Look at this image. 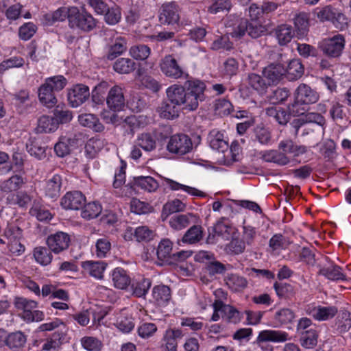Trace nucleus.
<instances>
[{
    "label": "nucleus",
    "instance_id": "nucleus-1",
    "mask_svg": "<svg viewBox=\"0 0 351 351\" xmlns=\"http://www.w3.org/2000/svg\"><path fill=\"white\" fill-rule=\"evenodd\" d=\"M206 85L201 80L190 77L184 85L174 84L166 89L167 98L160 107V117L173 119L179 116L181 110L195 111L199 102L206 99Z\"/></svg>",
    "mask_w": 351,
    "mask_h": 351
},
{
    "label": "nucleus",
    "instance_id": "nucleus-2",
    "mask_svg": "<svg viewBox=\"0 0 351 351\" xmlns=\"http://www.w3.org/2000/svg\"><path fill=\"white\" fill-rule=\"evenodd\" d=\"M15 308L21 311V318L26 323L38 322L45 319V313L40 310L36 309L38 302L23 297H16L14 300Z\"/></svg>",
    "mask_w": 351,
    "mask_h": 351
},
{
    "label": "nucleus",
    "instance_id": "nucleus-3",
    "mask_svg": "<svg viewBox=\"0 0 351 351\" xmlns=\"http://www.w3.org/2000/svg\"><path fill=\"white\" fill-rule=\"evenodd\" d=\"M96 25L97 20L85 8L80 9L76 6H71L69 25L71 29L89 32L93 30Z\"/></svg>",
    "mask_w": 351,
    "mask_h": 351
},
{
    "label": "nucleus",
    "instance_id": "nucleus-4",
    "mask_svg": "<svg viewBox=\"0 0 351 351\" xmlns=\"http://www.w3.org/2000/svg\"><path fill=\"white\" fill-rule=\"evenodd\" d=\"M0 242L6 244L9 251L16 255H21L25 247L21 243L23 230L14 223H8L2 234Z\"/></svg>",
    "mask_w": 351,
    "mask_h": 351
},
{
    "label": "nucleus",
    "instance_id": "nucleus-5",
    "mask_svg": "<svg viewBox=\"0 0 351 351\" xmlns=\"http://www.w3.org/2000/svg\"><path fill=\"white\" fill-rule=\"evenodd\" d=\"M193 142L191 137L183 133H178L169 137L167 149L173 154L184 156L192 152Z\"/></svg>",
    "mask_w": 351,
    "mask_h": 351
},
{
    "label": "nucleus",
    "instance_id": "nucleus-6",
    "mask_svg": "<svg viewBox=\"0 0 351 351\" xmlns=\"http://www.w3.org/2000/svg\"><path fill=\"white\" fill-rule=\"evenodd\" d=\"M345 44L344 36L337 34L323 39L319 43L318 47L325 56L329 58H338L341 55Z\"/></svg>",
    "mask_w": 351,
    "mask_h": 351
},
{
    "label": "nucleus",
    "instance_id": "nucleus-7",
    "mask_svg": "<svg viewBox=\"0 0 351 351\" xmlns=\"http://www.w3.org/2000/svg\"><path fill=\"white\" fill-rule=\"evenodd\" d=\"M173 243L168 239H162L156 248V255L162 263L173 264L175 261H181L186 256V252H172Z\"/></svg>",
    "mask_w": 351,
    "mask_h": 351
},
{
    "label": "nucleus",
    "instance_id": "nucleus-8",
    "mask_svg": "<svg viewBox=\"0 0 351 351\" xmlns=\"http://www.w3.org/2000/svg\"><path fill=\"white\" fill-rule=\"evenodd\" d=\"M160 67L162 73L170 79H188L189 77L173 55L165 56L161 60Z\"/></svg>",
    "mask_w": 351,
    "mask_h": 351
},
{
    "label": "nucleus",
    "instance_id": "nucleus-9",
    "mask_svg": "<svg viewBox=\"0 0 351 351\" xmlns=\"http://www.w3.org/2000/svg\"><path fill=\"white\" fill-rule=\"evenodd\" d=\"M180 12L181 8L176 2L165 3L159 10V21L164 25H179Z\"/></svg>",
    "mask_w": 351,
    "mask_h": 351
},
{
    "label": "nucleus",
    "instance_id": "nucleus-10",
    "mask_svg": "<svg viewBox=\"0 0 351 351\" xmlns=\"http://www.w3.org/2000/svg\"><path fill=\"white\" fill-rule=\"evenodd\" d=\"M90 97L88 86L77 84L68 89L67 99L72 108H77L86 102Z\"/></svg>",
    "mask_w": 351,
    "mask_h": 351
},
{
    "label": "nucleus",
    "instance_id": "nucleus-11",
    "mask_svg": "<svg viewBox=\"0 0 351 351\" xmlns=\"http://www.w3.org/2000/svg\"><path fill=\"white\" fill-rule=\"evenodd\" d=\"M46 242L53 253L59 254L69 247L71 238L67 233L59 231L49 235Z\"/></svg>",
    "mask_w": 351,
    "mask_h": 351
},
{
    "label": "nucleus",
    "instance_id": "nucleus-12",
    "mask_svg": "<svg viewBox=\"0 0 351 351\" xmlns=\"http://www.w3.org/2000/svg\"><path fill=\"white\" fill-rule=\"evenodd\" d=\"M289 334L281 330H261L256 338L258 343L272 342L275 343H285L291 340Z\"/></svg>",
    "mask_w": 351,
    "mask_h": 351
},
{
    "label": "nucleus",
    "instance_id": "nucleus-13",
    "mask_svg": "<svg viewBox=\"0 0 351 351\" xmlns=\"http://www.w3.org/2000/svg\"><path fill=\"white\" fill-rule=\"evenodd\" d=\"M306 314L317 321H326L333 318L338 312L334 306H322L308 305L305 308Z\"/></svg>",
    "mask_w": 351,
    "mask_h": 351
},
{
    "label": "nucleus",
    "instance_id": "nucleus-14",
    "mask_svg": "<svg viewBox=\"0 0 351 351\" xmlns=\"http://www.w3.org/2000/svg\"><path fill=\"white\" fill-rule=\"evenodd\" d=\"M86 202L84 195L78 191H69L61 199V206L66 210H79Z\"/></svg>",
    "mask_w": 351,
    "mask_h": 351
},
{
    "label": "nucleus",
    "instance_id": "nucleus-15",
    "mask_svg": "<svg viewBox=\"0 0 351 351\" xmlns=\"http://www.w3.org/2000/svg\"><path fill=\"white\" fill-rule=\"evenodd\" d=\"M106 99L109 108L114 112L122 110L125 106L123 92L119 86L110 88Z\"/></svg>",
    "mask_w": 351,
    "mask_h": 351
},
{
    "label": "nucleus",
    "instance_id": "nucleus-16",
    "mask_svg": "<svg viewBox=\"0 0 351 351\" xmlns=\"http://www.w3.org/2000/svg\"><path fill=\"white\" fill-rule=\"evenodd\" d=\"M295 98L297 102L303 104H311L316 103L319 99L318 93L309 86L301 84L295 90Z\"/></svg>",
    "mask_w": 351,
    "mask_h": 351
},
{
    "label": "nucleus",
    "instance_id": "nucleus-17",
    "mask_svg": "<svg viewBox=\"0 0 351 351\" xmlns=\"http://www.w3.org/2000/svg\"><path fill=\"white\" fill-rule=\"evenodd\" d=\"M110 274L113 286L115 288L125 290L130 285L132 278L128 270L121 267H117L111 271Z\"/></svg>",
    "mask_w": 351,
    "mask_h": 351
},
{
    "label": "nucleus",
    "instance_id": "nucleus-18",
    "mask_svg": "<svg viewBox=\"0 0 351 351\" xmlns=\"http://www.w3.org/2000/svg\"><path fill=\"white\" fill-rule=\"evenodd\" d=\"M262 73L270 86L276 84L285 75V66L280 63H271L263 69Z\"/></svg>",
    "mask_w": 351,
    "mask_h": 351
},
{
    "label": "nucleus",
    "instance_id": "nucleus-19",
    "mask_svg": "<svg viewBox=\"0 0 351 351\" xmlns=\"http://www.w3.org/2000/svg\"><path fill=\"white\" fill-rule=\"evenodd\" d=\"M62 186V176L59 174L53 175L45 184L44 189L45 196L53 202L56 201L60 196Z\"/></svg>",
    "mask_w": 351,
    "mask_h": 351
},
{
    "label": "nucleus",
    "instance_id": "nucleus-20",
    "mask_svg": "<svg viewBox=\"0 0 351 351\" xmlns=\"http://www.w3.org/2000/svg\"><path fill=\"white\" fill-rule=\"evenodd\" d=\"M158 182L151 176L134 177L133 180L128 182L127 186L136 190L139 188L149 192L155 191L158 188Z\"/></svg>",
    "mask_w": 351,
    "mask_h": 351
},
{
    "label": "nucleus",
    "instance_id": "nucleus-21",
    "mask_svg": "<svg viewBox=\"0 0 351 351\" xmlns=\"http://www.w3.org/2000/svg\"><path fill=\"white\" fill-rule=\"evenodd\" d=\"M107 265L104 261H86L81 263V267L84 271L98 280L103 279Z\"/></svg>",
    "mask_w": 351,
    "mask_h": 351
},
{
    "label": "nucleus",
    "instance_id": "nucleus-22",
    "mask_svg": "<svg viewBox=\"0 0 351 351\" xmlns=\"http://www.w3.org/2000/svg\"><path fill=\"white\" fill-rule=\"evenodd\" d=\"M318 274L332 281H344L346 280V275L343 273L342 267L334 263H332L329 266L320 267Z\"/></svg>",
    "mask_w": 351,
    "mask_h": 351
},
{
    "label": "nucleus",
    "instance_id": "nucleus-23",
    "mask_svg": "<svg viewBox=\"0 0 351 351\" xmlns=\"http://www.w3.org/2000/svg\"><path fill=\"white\" fill-rule=\"evenodd\" d=\"M38 99L42 104L47 108H52L57 104L56 93L45 81L38 88Z\"/></svg>",
    "mask_w": 351,
    "mask_h": 351
},
{
    "label": "nucleus",
    "instance_id": "nucleus-24",
    "mask_svg": "<svg viewBox=\"0 0 351 351\" xmlns=\"http://www.w3.org/2000/svg\"><path fill=\"white\" fill-rule=\"evenodd\" d=\"M182 337L183 332L180 329H167L162 339L166 351H177L178 339H181Z\"/></svg>",
    "mask_w": 351,
    "mask_h": 351
},
{
    "label": "nucleus",
    "instance_id": "nucleus-25",
    "mask_svg": "<svg viewBox=\"0 0 351 351\" xmlns=\"http://www.w3.org/2000/svg\"><path fill=\"white\" fill-rule=\"evenodd\" d=\"M152 282L149 278L143 276L134 278L130 285L132 295L136 298H145L152 286Z\"/></svg>",
    "mask_w": 351,
    "mask_h": 351
},
{
    "label": "nucleus",
    "instance_id": "nucleus-26",
    "mask_svg": "<svg viewBox=\"0 0 351 351\" xmlns=\"http://www.w3.org/2000/svg\"><path fill=\"white\" fill-rule=\"evenodd\" d=\"M152 295L158 306H166L171 300V291L168 286L156 285L152 289Z\"/></svg>",
    "mask_w": 351,
    "mask_h": 351
},
{
    "label": "nucleus",
    "instance_id": "nucleus-27",
    "mask_svg": "<svg viewBox=\"0 0 351 351\" xmlns=\"http://www.w3.org/2000/svg\"><path fill=\"white\" fill-rule=\"evenodd\" d=\"M32 201V197L26 191L10 193L6 197V204L10 206H18L27 209Z\"/></svg>",
    "mask_w": 351,
    "mask_h": 351
},
{
    "label": "nucleus",
    "instance_id": "nucleus-28",
    "mask_svg": "<svg viewBox=\"0 0 351 351\" xmlns=\"http://www.w3.org/2000/svg\"><path fill=\"white\" fill-rule=\"evenodd\" d=\"M304 72V67L300 59H292L289 60L285 67V77L289 81H295L300 78Z\"/></svg>",
    "mask_w": 351,
    "mask_h": 351
},
{
    "label": "nucleus",
    "instance_id": "nucleus-29",
    "mask_svg": "<svg viewBox=\"0 0 351 351\" xmlns=\"http://www.w3.org/2000/svg\"><path fill=\"white\" fill-rule=\"evenodd\" d=\"M278 148L285 154H289L294 157H298L307 151V148L304 145H298L293 140L290 138L283 139L280 141Z\"/></svg>",
    "mask_w": 351,
    "mask_h": 351
},
{
    "label": "nucleus",
    "instance_id": "nucleus-30",
    "mask_svg": "<svg viewBox=\"0 0 351 351\" xmlns=\"http://www.w3.org/2000/svg\"><path fill=\"white\" fill-rule=\"evenodd\" d=\"M295 317L294 311L288 308H282L274 314V319L269 324L273 327H279L291 324Z\"/></svg>",
    "mask_w": 351,
    "mask_h": 351
},
{
    "label": "nucleus",
    "instance_id": "nucleus-31",
    "mask_svg": "<svg viewBox=\"0 0 351 351\" xmlns=\"http://www.w3.org/2000/svg\"><path fill=\"white\" fill-rule=\"evenodd\" d=\"M105 145V139L99 136L90 138L85 145L86 156L90 159L95 158Z\"/></svg>",
    "mask_w": 351,
    "mask_h": 351
},
{
    "label": "nucleus",
    "instance_id": "nucleus-32",
    "mask_svg": "<svg viewBox=\"0 0 351 351\" xmlns=\"http://www.w3.org/2000/svg\"><path fill=\"white\" fill-rule=\"evenodd\" d=\"M274 33L279 45L282 46L291 42L294 36L295 31L291 25L281 24L276 27Z\"/></svg>",
    "mask_w": 351,
    "mask_h": 351
},
{
    "label": "nucleus",
    "instance_id": "nucleus-33",
    "mask_svg": "<svg viewBox=\"0 0 351 351\" xmlns=\"http://www.w3.org/2000/svg\"><path fill=\"white\" fill-rule=\"evenodd\" d=\"M227 287L233 292H240L247 287V279L238 274H230L226 278Z\"/></svg>",
    "mask_w": 351,
    "mask_h": 351
},
{
    "label": "nucleus",
    "instance_id": "nucleus-34",
    "mask_svg": "<svg viewBox=\"0 0 351 351\" xmlns=\"http://www.w3.org/2000/svg\"><path fill=\"white\" fill-rule=\"evenodd\" d=\"M136 78L144 88L154 93L158 92L161 88V84L158 80L149 75H144V70L143 69H138Z\"/></svg>",
    "mask_w": 351,
    "mask_h": 351
},
{
    "label": "nucleus",
    "instance_id": "nucleus-35",
    "mask_svg": "<svg viewBox=\"0 0 351 351\" xmlns=\"http://www.w3.org/2000/svg\"><path fill=\"white\" fill-rule=\"evenodd\" d=\"M79 123L84 127L88 128L96 132H102L104 130V125L99 118L93 114H82L78 117Z\"/></svg>",
    "mask_w": 351,
    "mask_h": 351
},
{
    "label": "nucleus",
    "instance_id": "nucleus-36",
    "mask_svg": "<svg viewBox=\"0 0 351 351\" xmlns=\"http://www.w3.org/2000/svg\"><path fill=\"white\" fill-rule=\"evenodd\" d=\"M27 152L37 160H43L46 156L47 147L42 144V142L36 139H29L26 143Z\"/></svg>",
    "mask_w": 351,
    "mask_h": 351
},
{
    "label": "nucleus",
    "instance_id": "nucleus-37",
    "mask_svg": "<svg viewBox=\"0 0 351 351\" xmlns=\"http://www.w3.org/2000/svg\"><path fill=\"white\" fill-rule=\"evenodd\" d=\"M51 252L49 247L37 246L33 250V256L37 263L42 266H47L52 261Z\"/></svg>",
    "mask_w": 351,
    "mask_h": 351
},
{
    "label": "nucleus",
    "instance_id": "nucleus-38",
    "mask_svg": "<svg viewBox=\"0 0 351 351\" xmlns=\"http://www.w3.org/2000/svg\"><path fill=\"white\" fill-rule=\"evenodd\" d=\"M266 114L272 117L278 124L285 125L290 120V114L279 106H271L266 108Z\"/></svg>",
    "mask_w": 351,
    "mask_h": 351
},
{
    "label": "nucleus",
    "instance_id": "nucleus-39",
    "mask_svg": "<svg viewBox=\"0 0 351 351\" xmlns=\"http://www.w3.org/2000/svg\"><path fill=\"white\" fill-rule=\"evenodd\" d=\"M24 183L22 176L14 175L3 181L0 185V189L3 193H12V192H17Z\"/></svg>",
    "mask_w": 351,
    "mask_h": 351
},
{
    "label": "nucleus",
    "instance_id": "nucleus-40",
    "mask_svg": "<svg viewBox=\"0 0 351 351\" xmlns=\"http://www.w3.org/2000/svg\"><path fill=\"white\" fill-rule=\"evenodd\" d=\"M27 341L26 336L21 331L10 333L5 339V345L10 349L17 350L23 348Z\"/></svg>",
    "mask_w": 351,
    "mask_h": 351
},
{
    "label": "nucleus",
    "instance_id": "nucleus-41",
    "mask_svg": "<svg viewBox=\"0 0 351 351\" xmlns=\"http://www.w3.org/2000/svg\"><path fill=\"white\" fill-rule=\"evenodd\" d=\"M300 335V343L305 348H314L317 343L318 332L315 328H311L308 330L302 332Z\"/></svg>",
    "mask_w": 351,
    "mask_h": 351
},
{
    "label": "nucleus",
    "instance_id": "nucleus-42",
    "mask_svg": "<svg viewBox=\"0 0 351 351\" xmlns=\"http://www.w3.org/2000/svg\"><path fill=\"white\" fill-rule=\"evenodd\" d=\"M58 129V122L53 116L43 115L38 119L37 132L40 133H49Z\"/></svg>",
    "mask_w": 351,
    "mask_h": 351
},
{
    "label": "nucleus",
    "instance_id": "nucleus-43",
    "mask_svg": "<svg viewBox=\"0 0 351 351\" xmlns=\"http://www.w3.org/2000/svg\"><path fill=\"white\" fill-rule=\"evenodd\" d=\"M102 206L98 202H92L84 204L82 208L81 216L82 218L90 220L95 219L101 213Z\"/></svg>",
    "mask_w": 351,
    "mask_h": 351
},
{
    "label": "nucleus",
    "instance_id": "nucleus-44",
    "mask_svg": "<svg viewBox=\"0 0 351 351\" xmlns=\"http://www.w3.org/2000/svg\"><path fill=\"white\" fill-rule=\"evenodd\" d=\"M101 16H104V21L108 25H114L121 21V8L119 5L114 4L109 6Z\"/></svg>",
    "mask_w": 351,
    "mask_h": 351
},
{
    "label": "nucleus",
    "instance_id": "nucleus-45",
    "mask_svg": "<svg viewBox=\"0 0 351 351\" xmlns=\"http://www.w3.org/2000/svg\"><path fill=\"white\" fill-rule=\"evenodd\" d=\"M110 239L106 236L98 239L95 242V253L97 258H104L110 254L111 250Z\"/></svg>",
    "mask_w": 351,
    "mask_h": 351
},
{
    "label": "nucleus",
    "instance_id": "nucleus-46",
    "mask_svg": "<svg viewBox=\"0 0 351 351\" xmlns=\"http://www.w3.org/2000/svg\"><path fill=\"white\" fill-rule=\"evenodd\" d=\"M247 80L249 86L261 95L265 93L270 86L267 81L266 82L263 77L256 73L249 74Z\"/></svg>",
    "mask_w": 351,
    "mask_h": 351
},
{
    "label": "nucleus",
    "instance_id": "nucleus-47",
    "mask_svg": "<svg viewBox=\"0 0 351 351\" xmlns=\"http://www.w3.org/2000/svg\"><path fill=\"white\" fill-rule=\"evenodd\" d=\"M29 214L36 217L40 221L50 220L52 215L50 211L40 204V201L34 200L32 208L29 209Z\"/></svg>",
    "mask_w": 351,
    "mask_h": 351
},
{
    "label": "nucleus",
    "instance_id": "nucleus-48",
    "mask_svg": "<svg viewBox=\"0 0 351 351\" xmlns=\"http://www.w3.org/2000/svg\"><path fill=\"white\" fill-rule=\"evenodd\" d=\"M127 49V40L125 38L122 36H118L114 39L113 44L111 45L108 54V58L109 60H113L118 56L121 55Z\"/></svg>",
    "mask_w": 351,
    "mask_h": 351
},
{
    "label": "nucleus",
    "instance_id": "nucleus-49",
    "mask_svg": "<svg viewBox=\"0 0 351 351\" xmlns=\"http://www.w3.org/2000/svg\"><path fill=\"white\" fill-rule=\"evenodd\" d=\"M114 70L120 74H128L135 69V62L130 58H121L113 64Z\"/></svg>",
    "mask_w": 351,
    "mask_h": 351
},
{
    "label": "nucleus",
    "instance_id": "nucleus-50",
    "mask_svg": "<svg viewBox=\"0 0 351 351\" xmlns=\"http://www.w3.org/2000/svg\"><path fill=\"white\" fill-rule=\"evenodd\" d=\"M202 228L200 226L194 225L186 232L182 241L184 243L193 244L199 242L202 239Z\"/></svg>",
    "mask_w": 351,
    "mask_h": 351
},
{
    "label": "nucleus",
    "instance_id": "nucleus-51",
    "mask_svg": "<svg viewBox=\"0 0 351 351\" xmlns=\"http://www.w3.org/2000/svg\"><path fill=\"white\" fill-rule=\"evenodd\" d=\"M165 182L169 186L171 190L172 191H178V190H182L187 193L193 195V196H197V197H204V193L202 191H199L198 189L186 186L182 184H180L175 180H173L169 178H166Z\"/></svg>",
    "mask_w": 351,
    "mask_h": 351
},
{
    "label": "nucleus",
    "instance_id": "nucleus-52",
    "mask_svg": "<svg viewBox=\"0 0 351 351\" xmlns=\"http://www.w3.org/2000/svg\"><path fill=\"white\" fill-rule=\"evenodd\" d=\"M215 113L221 117L231 115L234 112V106L232 103L225 99H218L215 104Z\"/></svg>",
    "mask_w": 351,
    "mask_h": 351
},
{
    "label": "nucleus",
    "instance_id": "nucleus-53",
    "mask_svg": "<svg viewBox=\"0 0 351 351\" xmlns=\"http://www.w3.org/2000/svg\"><path fill=\"white\" fill-rule=\"evenodd\" d=\"M136 144L146 152H151L156 147L155 137L149 133H143L138 136Z\"/></svg>",
    "mask_w": 351,
    "mask_h": 351
},
{
    "label": "nucleus",
    "instance_id": "nucleus-54",
    "mask_svg": "<svg viewBox=\"0 0 351 351\" xmlns=\"http://www.w3.org/2000/svg\"><path fill=\"white\" fill-rule=\"evenodd\" d=\"M231 226L229 224L228 218L221 217L213 227L215 235L221 237L223 239H228L230 234Z\"/></svg>",
    "mask_w": 351,
    "mask_h": 351
},
{
    "label": "nucleus",
    "instance_id": "nucleus-55",
    "mask_svg": "<svg viewBox=\"0 0 351 351\" xmlns=\"http://www.w3.org/2000/svg\"><path fill=\"white\" fill-rule=\"evenodd\" d=\"M71 11V7H60L51 13L50 16H47V20L53 24L57 21H64L65 19L68 20L69 23V17Z\"/></svg>",
    "mask_w": 351,
    "mask_h": 351
},
{
    "label": "nucleus",
    "instance_id": "nucleus-56",
    "mask_svg": "<svg viewBox=\"0 0 351 351\" xmlns=\"http://www.w3.org/2000/svg\"><path fill=\"white\" fill-rule=\"evenodd\" d=\"M82 347L87 351H101L103 348L102 342L97 337L85 336L80 339Z\"/></svg>",
    "mask_w": 351,
    "mask_h": 351
},
{
    "label": "nucleus",
    "instance_id": "nucleus-57",
    "mask_svg": "<svg viewBox=\"0 0 351 351\" xmlns=\"http://www.w3.org/2000/svg\"><path fill=\"white\" fill-rule=\"evenodd\" d=\"M38 27L33 22L25 23L19 28V37L22 40H29L36 33Z\"/></svg>",
    "mask_w": 351,
    "mask_h": 351
},
{
    "label": "nucleus",
    "instance_id": "nucleus-58",
    "mask_svg": "<svg viewBox=\"0 0 351 351\" xmlns=\"http://www.w3.org/2000/svg\"><path fill=\"white\" fill-rule=\"evenodd\" d=\"M226 266L219 261L214 259L210 262L208 263L206 266L204 267L205 272L208 273L211 277L215 276L216 275H222L226 271Z\"/></svg>",
    "mask_w": 351,
    "mask_h": 351
},
{
    "label": "nucleus",
    "instance_id": "nucleus-59",
    "mask_svg": "<svg viewBox=\"0 0 351 351\" xmlns=\"http://www.w3.org/2000/svg\"><path fill=\"white\" fill-rule=\"evenodd\" d=\"M45 81L49 84L50 88L56 93L60 92L66 86L68 81L62 75H57L45 78Z\"/></svg>",
    "mask_w": 351,
    "mask_h": 351
},
{
    "label": "nucleus",
    "instance_id": "nucleus-60",
    "mask_svg": "<svg viewBox=\"0 0 351 351\" xmlns=\"http://www.w3.org/2000/svg\"><path fill=\"white\" fill-rule=\"evenodd\" d=\"M151 53V49L145 45H136L130 47V56L137 60H146Z\"/></svg>",
    "mask_w": 351,
    "mask_h": 351
},
{
    "label": "nucleus",
    "instance_id": "nucleus-61",
    "mask_svg": "<svg viewBox=\"0 0 351 351\" xmlns=\"http://www.w3.org/2000/svg\"><path fill=\"white\" fill-rule=\"evenodd\" d=\"M157 330V326L150 322H141L137 328L138 335L144 339L153 337Z\"/></svg>",
    "mask_w": 351,
    "mask_h": 351
},
{
    "label": "nucleus",
    "instance_id": "nucleus-62",
    "mask_svg": "<svg viewBox=\"0 0 351 351\" xmlns=\"http://www.w3.org/2000/svg\"><path fill=\"white\" fill-rule=\"evenodd\" d=\"M25 60L20 56H12L10 58L3 60L0 63V73H3L10 69L21 68L23 66Z\"/></svg>",
    "mask_w": 351,
    "mask_h": 351
},
{
    "label": "nucleus",
    "instance_id": "nucleus-63",
    "mask_svg": "<svg viewBox=\"0 0 351 351\" xmlns=\"http://www.w3.org/2000/svg\"><path fill=\"white\" fill-rule=\"evenodd\" d=\"M239 71V62L234 58H228L223 64V75L231 78L236 75Z\"/></svg>",
    "mask_w": 351,
    "mask_h": 351
},
{
    "label": "nucleus",
    "instance_id": "nucleus-64",
    "mask_svg": "<svg viewBox=\"0 0 351 351\" xmlns=\"http://www.w3.org/2000/svg\"><path fill=\"white\" fill-rule=\"evenodd\" d=\"M274 289L277 296L280 299L289 298L293 294V288L289 283L276 282L274 284Z\"/></svg>",
    "mask_w": 351,
    "mask_h": 351
}]
</instances>
